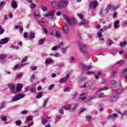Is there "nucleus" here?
<instances>
[{"mask_svg": "<svg viewBox=\"0 0 127 127\" xmlns=\"http://www.w3.org/2000/svg\"><path fill=\"white\" fill-rule=\"evenodd\" d=\"M63 31L64 33H65V34L70 32V29L69 28L68 25L65 24L64 26Z\"/></svg>", "mask_w": 127, "mask_h": 127, "instance_id": "nucleus-10", "label": "nucleus"}, {"mask_svg": "<svg viewBox=\"0 0 127 127\" xmlns=\"http://www.w3.org/2000/svg\"><path fill=\"white\" fill-rule=\"evenodd\" d=\"M3 32H4V30L2 29V27L0 26V35L3 34Z\"/></svg>", "mask_w": 127, "mask_h": 127, "instance_id": "nucleus-45", "label": "nucleus"}, {"mask_svg": "<svg viewBox=\"0 0 127 127\" xmlns=\"http://www.w3.org/2000/svg\"><path fill=\"white\" fill-rule=\"evenodd\" d=\"M8 87L11 91H12L13 94L16 93V89H15V85L13 83H10L8 85Z\"/></svg>", "mask_w": 127, "mask_h": 127, "instance_id": "nucleus-8", "label": "nucleus"}, {"mask_svg": "<svg viewBox=\"0 0 127 127\" xmlns=\"http://www.w3.org/2000/svg\"><path fill=\"white\" fill-rule=\"evenodd\" d=\"M122 77L127 80V72H122Z\"/></svg>", "mask_w": 127, "mask_h": 127, "instance_id": "nucleus-36", "label": "nucleus"}, {"mask_svg": "<svg viewBox=\"0 0 127 127\" xmlns=\"http://www.w3.org/2000/svg\"><path fill=\"white\" fill-rule=\"evenodd\" d=\"M87 84L89 87H92L93 86V81H89L87 82Z\"/></svg>", "mask_w": 127, "mask_h": 127, "instance_id": "nucleus-46", "label": "nucleus"}, {"mask_svg": "<svg viewBox=\"0 0 127 127\" xmlns=\"http://www.w3.org/2000/svg\"><path fill=\"white\" fill-rule=\"evenodd\" d=\"M5 101H3L0 104V110H1V109H3V108L5 106Z\"/></svg>", "mask_w": 127, "mask_h": 127, "instance_id": "nucleus-23", "label": "nucleus"}, {"mask_svg": "<svg viewBox=\"0 0 127 127\" xmlns=\"http://www.w3.org/2000/svg\"><path fill=\"white\" fill-rule=\"evenodd\" d=\"M22 89V84H19L17 85V89H16V92L17 91L18 92L20 91Z\"/></svg>", "mask_w": 127, "mask_h": 127, "instance_id": "nucleus-20", "label": "nucleus"}, {"mask_svg": "<svg viewBox=\"0 0 127 127\" xmlns=\"http://www.w3.org/2000/svg\"><path fill=\"white\" fill-rule=\"evenodd\" d=\"M103 32H104V31L102 29H101L98 31L97 35L99 38H102V36H103V34L102 33H103Z\"/></svg>", "mask_w": 127, "mask_h": 127, "instance_id": "nucleus-14", "label": "nucleus"}, {"mask_svg": "<svg viewBox=\"0 0 127 127\" xmlns=\"http://www.w3.org/2000/svg\"><path fill=\"white\" fill-rule=\"evenodd\" d=\"M83 69H85V70H91L92 69V66L91 65H85L84 64H82L81 65Z\"/></svg>", "mask_w": 127, "mask_h": 127, "instance_id": "nucleus-15", "label": "nucleus"}, {"mask_svg": "<svg viewBox=\"0 0 127 127\" xmlns=\"http://www.w3.org/2000/svg\"><path fill=\"white\" fill-rule=\"evenodd\" d=\"M86 111V109L84 108H81L80 109V113H83V112H85Z\"/></svg>", "mask_w": 127, "mask_h": 127, "instance_id": "nucleus-61", "label": "nucleus"}, {"mask_svg": "<svg viewBox=\"0 0 127 127\" xmlns=\"http://www.w3.org/2000/svg\"><path fill=\"white\" fill-rule=\"evenodd\" d=\"M64 92H70V88L69 87H66L64 89Z\"/></svg>", "mask_w": 127, "mask_h": 127, "instance_id": "nucleus-52", "label": "nucleus"}, {"mask_svg": "<svg viewBox=\"0 0 127 127\" xmlns=\"http://www.w3.org/2000/svg\"><path fill=\"white\" fill-rule=\"evenodd\" d=\"M64 109L66 110V111H69L71 110V105H65L64 106Z\"/></svg>", "mask_w": 127, "mask_h": 127, "instance_id": "nucleus-29", "label": "nucleus"}, {"mask_svg": "<svg viewBox=\"0 0 127 127\" xmlns=\"http://www.w3.org/2000/svg\"><path fill=\"white\" fill-rule=\"evenodd\" d=\"M86 80V77L84 76H80L78 79V83L80 84V88H86L87 85L86 83H85L83 85H82V83L84 82V81Z\"/></svg>", "mask_w": 127, "mask_h": 127, "instance_id": "nucleus-4", "label": "nucleus"}, {"mask_svg": "<svg viewBox=\"0 0 127 127\" xmlns=\"http://www.w3.org/2000/svg\"><path fill=\"white\" fill-rule=\"evenodd\" d=\"M69 77H70V74H67L65 77L61 78L60 80V83H65L68 81V79H69Z\"/></svg>", "mask_w": 127, "mask_h": 127, "instance_id": "nucleus-11", "label": "nucleus"}, {"mask_svg": "<svg viewBox=\"0 0 127 127\" xmlns=\"http://www.w3.org/2000/svg\"><path fill=\"white\" fill-rule=\"evenodd\" d=\"M95 96H91V97H89L87 99V102H89L90 101H92V100H94V99H95Z\"/></svg>", "mask_w": 127, "mask_h": 127, "instance_id": "nucleus-48", "label": "nucleus"}, {"mask_svg": "<svg viewBox=\"0 0 127 127\" xmlns=\"http://www.w3.org/2000/svg\"><path fill=\"white\" fill-rule=\"evenodd\" d=\"M98 5H99V3L98 2V1H92L90 3L89 6L91 9H94L96 8V7H97V6H98Z\"/></svg>", "mask_w": 127, "mask_h": 127, "instance_id": "nucleus-7", "label": "nucleus"}, {"mask_svg": "<svg viewBox=\"0 0 127 127\" xmlns=\"http://www.w3.org/2000/svg\"><path fill=\"white\" fill-rule=\"evenodd\" d=\"M27 36H28V34H27V32H25L23 35L24 38H27Z\"/></svg>", "mask_w": 127, "mask_h": 127, "instance_id": "nucleus-62", "label": "nucleus"}, {"mask_svg": "<svg viewBox=\"0 0 127 127\" xmlns=\"http://www.w3.org/2000/svg\"><path fill=\"white\" fill-rule=\"evenodd\" d=\"M28 113V111L25 110L21 112L22 115H26V114Z\"/></svg>", "mask_w": 127, "mask_h": 127, "instance_id": "nucleus-54", "label": "nucleus"}, {"mask_svg": "<svg viewBox=\"0 0 127 127\" xmlns=\"http://www.w3.org/2000/svg\"><path fill=\"white\" fill-rule=\"evenodd\" d=\"M126 62L124 60H120V61H119L117 63V64H119V65H123V64H124Z\"/></svg>", "mask_w": 127, "mask_h": 127, "instance_id": "nucleus-40", "label": "nucleus"}, {"mask_svg": "<svg viewBox=\"0 0 127 127\" xmlns=\"http://www.w3.org/2000/svg\"><path fill=\"white\" fill-rule=\"evenodd\" d=\"M69 48V46H67L65 48H62V51L63 53H66V50Z\"/></svg>", "mask_w": 127, "mask_h": 127, "instance_id": "nucleus-32", "label": "nucleus"}, {"mask_svg": "<svg viewBox=\"0 0 127 127\" xmlns=\"http://www.w3.org/2000/svg\"><path fill=\"white\" fill-rule=\"evenodd\" d=\"M56 37L57 38H60V37H61V34L60 33V32L57 31L56 33Z\"/></svg>", "mask_w": 127, "mask_h": 127, "instance_id": "nucleus-30", "label": "nucleus"}, {"mask_svg": "<svg viewBox=\"0 0 127 127\" xmlns=\"http://www.w3.org/2000/svg\"><path fill=\"white\" fill-rule=\"evenodd\" d=\"M64 45H63V42H61L59 45H58V48H62V47H63Z\"/></svg>", "mask_w": 127, "mask_h": 127, "instance_id": "nucleus-59", "label": "nucleus"}, {"mask_svg": "<svg viewBox=\"0 0 127 127\" xmlns=\"http://www.w3.org/2000/svg\"><path fill=\"white\" fill-rule=\"evenodd\" d=\"M45 41V39L44 38L40 39L39 41V45H42V44H44Z\"/></svg>", "mask_w": 127, "mask_h": 127, "instance_id": "nucleus-24", "label": "nucleus"}, {"mask_svg": "<svg viewBox=\"0 0 127 127\" xmlns=\"http://www.w3.org/2000/svg\"><path fill=\"white\" fill-rule=\"evenodd\" d=\"M120 46H122V47H125L127 46V41L121 42L120 43Z\"/></svg>", "mask_w": 127, "mask_h": 127, "instance_id": "nucleus-25", "label": "nucleus"}, {"mask_svg": "<svg viewBox=\"0 0 127 127\" xmlns=\"http://www.w3.org/2000/svg\"><path fill=\"white\" fill-rule=\"evenodd\" d=\"M64 17L67 22L69 25H71V24H73V23H75V19L73 18H69L67 15H64Z\"/></svg>", "mask_w": 127, "mask_h": 127, "instance_id": "nucleus-3", "label": "nucleus"}, {"mask_svg": "<svg viewBox=\"0 0 127 127\" xmlns=\"http://www.w3.org/2000/svg\"><path fill=\"white\" fill-rule=\"evenodd\" d=\"M119 23H120V21L119 20H117L116 21H115L114 23L115 28H118L119 26Z\"/></svg>", "mask_w": 127, "mask_h": 127, "instance_id": "nucleus-26", "label": "nucleus"}, {"mask_svg": "<svg viewBox=\"0 0 127 127\" xmlns=\"http://www.w3.org/2000/svg\"><path fill=\"white\" fill-rule=\"evenodd\" d=\"M34 16L36 15H40V11L38 10H36L34 13Z\"/></svg>", "mask_w": 127, "mask_h": 127, "instance_id": "nucleus-35", "label": "nucleus"}, {"mask_svg": "<svg viewBox=\"0 0 127 127\" xmlns=\"http://www.w3.org/2000/svg\"><path fill=\"white\" fill-rule=\"evenodd\" d=\"M42 9L43 11H47V7L43 6L42 7Z\"/></svg>", "mask_w": 127, "mask_h": 127, "instance_id": "nucleus-55", "label": "nucleus"}, {"mask_svg": "<svg viewBox=\"0 0 127 127\" xmlns=\"http://www.w3.org/2000/svg\"><path fill=\"white\" fill-rule=\"evenodd\" d=\"M44 16H45V17H50L51 19H53L54 18V15L53 14V13H52V11H49L46 14H44Z\"/></svg>", "mask_w": 127, "mask_h": 127, "instance_id": "nucleus-9", "label": "nucleus"}, {"mask_svg": "<svg viewBox=\"0 0 127 127\" xmlns=\"http://www.w3.org/2000/svg\"><path fill=\"white\" fill-rule=\"evenodd\" d=\"M32 119H33V117L31 116L27 117V122H30V121H32Z\"/></svg>", "mask_w": 127, "mask_h": 127, "instance_id": "nucleus-44", "label": "nucleus"}, {"mask_svg": "<svg viewBox=\"0 0 127 127\" xmlns=\"http://www.w3.org/2000/svg\"><path fill=\"white\" fill-rule=\"evenodd\" d=\"M35 5H36V4H34V3H31V6H30V7L31 8H34L35 7Z\"/></svg>", "mask_w": 127, "mask_h": 127, "instance_id": "nucleus-64", "label": "nucleus"}, {"mask_svg": "<svg viewBox=\"0 0 127 127\" xmlns=\"http://www.w3.org/2000/svg\"><path fill=\"white\" fill-rule=\"evenodd\" d=\"M109 88L108 87H104L103 88H101L100 89L98 90L97 91V93H99V92H101L102 91H106V90H108Z\"/></svg>", "mask_w": 127, "mask_h": 127, "instance_id": "nucleus-37", "label": "nucleus"}, {"mask_svg": "<svg viewBox=\"0 0 127 127\" xmlns=\"http://www.w3.org/2000/svg\"><path fill=\"white\" fill-rule=\"evenodd\" d=\"M55 2H56V4H57V6L60 8H64V7H66V6L68 5V3H69L68 0H63L59 2L56 1Z\"/></svg>", "mask_w": 127, "mask_h": 127, "instance_id": "nucleus-1", "label": "nucleus"}, {"mask_svg": "<svg viewBox=\"0 0 127 127\" xmlns=\"http://www.w3.org/2000/svg\"><path fill=\"white\" fill-rule=\"evenodd\" d=\"M5 57H6V56L5 55H0V60H3V59H4V58H5Z\"/></svg>", "mask_w": 127, "mask_h": 127, "instance_id": "nucleus-43", "label": "nucleus"}, {"mask_svg": "<svg viewBox=\"0 0 127 127\" xmlns=\"http://www.w3.org/2000/svg\"><path fill=\"white\" fill-rule=\"evenodd\" d=\"M114 43V42H113V41L111 40H109L107 42V45H108L109 46H111V45H113Z\"/></svg>", "mask_w": 127, "mask_h": 127, "instance_id": "nucleus-31", "label": "nucleus"}, {"mask_svg": "<svg viewBox=\"0 0 127 127\" xmlns=\"http://www.w3.org/2000/svg\"><path fill=\"white\" fill-rule=\"evenodd\" d=\"M42 97V92H40L38 94L37 96H36V98L37 99H39Z\"/></svg>", "mask_w": 127, "mask_h": 127, "instance_id": "nucleus-39", "label": "nucleus"}, {"mask_svg": "<svg viewBox=\"0 0 127 127\" xmlns=\"http://www.w3.org/2000/svg\"><path fill=\"white\" fill-rule=\"evenodd\" d=\"M79 48L81 53H86L87 52V46L86 45L80 44Z\"/></svg>", "mask_w": 127, "mask_h": 127, "instance_id": "nucleus-6", "label": "nucleus"}, {"mask_svg": "<svg viewBox=\"0 0 127 127\" xmlns=\"http://www.w3.org/2000/svg\"><path fill=\"white\" fill-rule=\"evenodd\" d=\"M21 123L22 122L20 120H18L15 122V125L16 126H20V125H21Z\"/></svg>", "mask_w": 127, "mask_h": 127, "instance_id": "nucleus-42", "label": "nucleus"}, {"mask_svg": "<svg viewBox=\"0 0 127 127\" xmlns=\"http://www.w3.org/2000/svg\"><path fill=\"white\" fill-rule=\"evenodd\" d=\"M119 8V7L118 6H114V5L112 4H109L107 5V8L105 9V11L106 12H109L110 10H117Z\"/></svg>", "mask_w": 127, "mask_h": 127, "instance_id": "nucleus-5", "label": "nucleus"}, {"mask_svg": "<svg viewBox=\"0 0 127 127\" xmlns=\"http://www.w3.org/2000/svg\"><path fill=\"white\" fill-rule=\"evenodd\" d=\"M10 48H12L13 49L16 50V49H19V48L17 46H14L13 45H12L10 46Z\"/></svg>", "mask_w": 127, "mask_h": 127, "instance_id": "nucleus-49", "label": "nucleus"}, {"mask_svg": "<svg viewBox=\"0 0 127 127\" xmlns=\"http://www.w3.org/2000/svg\"><path fill=\"white\" fill-rule=\"evenodd\" d=\"M5 4V1H2L0 3V6H2V5H4Z\"/></svg>", "mask_w": 127, "mask_h": 127, "instance_id": "nucleus-57", "label": "nucleus"}, {"mask_svg": "<svg viewBox=\"0 0 127 127\" xmlns=\"http://www.w3.org/2000/svg\"><path fill=\"white\" fill-rule=\"evenodd\" d=\"M122 92H123V89L122 88L119 89L115 91V93H116L117 94H121Z\"/></svg>", "mask_w": 127, "mask_h": 127, "instance_id": "nucleus-38", "label": "nucleus"}, {"mask_svg": "<svg viewBox=\"0 0 127 127\" xmlns=\"http://www.w3.org/2000/svg\"><path fill=\"white\" fill-rule=\"evenodd\" d=\"M112 28V24H109L108 26H105L103 27V29H104V30H108L109 29Z\"/></svg>", "mask_w": 127, "mask_h": 127, "instance_id": "nucleus-22", "label": "nucleus"}, {"mask_svg": "<svg viewBox=\"0 0 127 127\" xmlns=\"http://www.w3.org/2000/svg\"><path fill=\"white\" fill-rule=\"evenodd\" d=\"M31 70H32V71H34L35 70H37V66L31 67Z\"/></svg>", "mask_w": 127, "mask_h": 127, "instance_id": "nucleus-51", "label": "nucleus"}, {"mask_svg": "<svg viewBox=\"0 0 127 127\" xmlns=\"http://www.w3.org/2000/svg\"><path fill=\"white\" fill-rule=\"evenodd\" d=\"M29 39L31 40V39H34L35 38V34L34 33H31L28 36Z\"/></svg>", "mask_w": 127, "mask_h": 127, "instance_id": "nucleus-18", "label": "nucleus"}, {"mask_svg": "<svg viewBox=\"0 0 127 127\" xmlns=\"http://www.w3.org/2000/svg\"><path fill=\"white\" fill-rule=\"evenodd\" d=\"M35 17L37 21L39 20V19L40 18V15H36Z\"/></svg>", "mask_w": 127, "mask_h": 127, "instance_id": "nucleus-56", "label": "nucleus"}, {"mask_svg": "<svg viewBox=\"0 0 127 127\" xmlns=\"http://www.w3.org/2000/svg\"><path fill=\"white\" fill-rule=\"evenodd\" d=\"M37 21H38L39 24H40V25H43L44 22H43V21H42V20H41V21H39V20H38Z\"/></svg>", "mask_w": 127, "mask_h": 127, "instance_id": "nucleus-58", "label": "nucleus"}, {"mask_svg": "<svg viewBox=\"0 0 127 127\" xmlns=\"http://www.w3.org/2000/svg\"><path fill=\"white\" fill-rule=\"evenodd\" d=\"M78 25H79L80 26H83V25H84V26H88V25H89V22L86 20H83L79 23L78 24Z\"/></svg>", "mask_w": 127, "mask_h": 127, "instance_id": "nucleus-13", "label": "nucleus"}, {"mask_svg": "<svg viewBox=\"0 0 127 127\" xmlns=\"http://www.w3.org/2000/svg\"><path fill=\"white\" fill-rule=\"evenodd\" d=\"M25 97V94H19L16 95L14 97H12L11 99V102H17V101H19V100H21V99H23Z\"/></svg>", "mask_w": 127, "mask_h": 127, "instance_id": "nucleus-2", "label": "nucleus"}, {"mask_svg": "<svg viewBox=\"0 0 127 127\" xmlns=\"http://www.w3.org/2000/svg\"><path fill=\"white\" fill-rule=\"evenodd\" d=\"M78 16L80 19H83V16L82 14H79Z\"/></svg>", "mask_w": 127, "mask_h": 127, "instance_id": "nucleus-63", "label": "nucleus"}, {"mask_svg": "<svg viewBox=\"0 0 127 127\" xmlns=\"http://www.w3.org/2000/svg\"><path fill=\"white\" fill-rule=\"evenodd\" d=\"M53 62V60L52 59H47L46 60L45 64L46 65H48V64H50Z\"/></svg>", "mask_w": 127, "mask_h": 127, "instance_id": "nucleus-17", "label": "nucleus"}, {"mask_svg": "<svg viewBox=\"0 0 127 127\" xmlns=\"http://www.w3.org/2000/svg\"><path fill=\"white\" fill-rule=\"evenodd\" d=\"M11 6L12 8H17V3L16 1H12Z\"/></svg>", "mask_w": 127, "mask_h": 127, "instance_id": "nucleus-16", "label": "nucleus"}, {"mask_svg": "<svg viewBox=\"0 0 127 127\" xmlns=\"http://www.w3.org/2000/svg\"><path fill=\"white\" fill-rule=\"evenodd\" d=\"M111 100L112 102H117V101H118V97L112 96L111 98Z\"/></svg>", "mask_w": 127, "mask_h": 127, "instance_id": "nucleus-27", "label": "nucleus"}, {"mask_svg": "<svg viewBox=\"0 0 127 127\" xmlns=\"http://www.w3.org/2000/svg\"><path fill=\"white\" fill-rule=\"evenodd\" d=\"M41 122H42V125H45L46 124H47V121H46V120H45V118H43L41 120Z\"/></svg>", "mask_w": 127, "mask_h": 127, "instance_id": "nucleus-41", "label": "nucleus"}, {"mask_svg": "<svg viewBox=\"0 0 127 127\" xmlns=\"http://www.w3.org/2000/svg\"><path fill=\"white\" fill-rule=\"evenodd\" d=\"M48 101H49V98H47V99L44 100L43 104L44 107H46V106H47V103H48Z\"/></svg>", "mask_w": 127, "mask_h": 127, "instance_id": "nucleus-34", "label": "nucleus"}, {"mask_svg": "<svg viewBox=\"0 0 127 127\" xmlns=\"http://www.w3.org/2000/svg\"><path fill=\"white\" fill-rule=\"evenodd\" d=\"M55 86V84H51V85H50L49 89L50 90H52L53 88H54Z\"/></svg>", "mask_w": 127, "mask_h": 127, "instance_id": "nucleus-50", "label": "nucleus"}, {"mask_svg": "<svg viewBox=\"0 0 127 127\" xmlns=\"http://www.w3.org/2000/svg\"><path fill=\"white\" fill-rule=\"evenodd\" d=\"M0 120H2V122H6L7 121V117L5 116H0Z\"/></svg>", "mask_w": 127, "mask_h": 127, "instance_id": "nucleus-21", "label": "nucleus"}, {"mask_svg": "<svg viewBox=\"0 0 127 127\" xmlns=\"http://www.w3.org/2000/svg\"><path fill=\"white\" fill-rule=\"evenodd\" d=\"M28 60V57H25L24 58H23L22 60V64H23V63H25V62H26V61H27Z\"/></svg>", "mask_w": 127, "mask_h": 127, "instance_id": "nucleus-33", "label": "nucleus"}, {"mask_svg": "<svg viewBox=\"0 0 127 127\" xmlns=\"http://www.w3.org/2000/svg\"><path fill=\"white\" fill-rule=\"evenodd\" d=\"M30 91L32 92V93H35V88H30Z\"/></svg>", "mask_w": 127, "mask_h": 127, "instance_id": "nucleus-53", "label": "nucleus"}, {"mask_svg": "<svg viewBox=\"0 0 127 127\" xmlns=\"http://www.w3.org/2000/svg\"><path fill=\"white\" fill-rule=\"evenodd\" d=\"M9 41V38H3L1 40H0V44L1 45H2L3 44H5L6 43H7Z\"/></svg>", "mask_w": 127, "mask_h": 127, "instance_id": "nucleus-12", "label": "nucleus"}, {"mask_svg": "<svg viewBox=\"0 0 127 127\" xmlns=\"http://www.w3.org/2000/svg\"><path fill=\"white\" fill-rule=\"evenodd\" d=\"M35 79V75L34 74H32L31 76V78H30V81L32 82V83H33V82H34V80Z\"/></svg>", "mask_w": 127, "mask_h": 127, "instance_id": "nucleus-28", "label": "nucleus"}, {"mask_svg": "<svg viewBox=\"0 0 127 127\" xmlns=\"http://www.w3.org/2000/svg\"><path fill=\"white\" fill-rule=\"evenodd\" d=\"M87 121H91L92 120V117L90 116H86Z\"/></svg>", "mask_w": 127, "mask_h": 127, "instance_id": "nucleus-60", "label": "nucleus"}, {"mask_svg": "<svg viewBox=\"0 0 127 127\" xmlns=\"http://www.w3.org/2000/svg\"><path fill=\"white\" fill-rule=\"evenodd\" d=\"M18 28H20V32H22L23 31V28L22 25L20 26H15V29H18Z\"/></svg>", "mask_w": 127, "mask_h": 127, "instance_id": "nucleus-19", "label": "nucleus"}, {"mask_svg": "<svg viewBox=\"0 0 127 127\" xmlns=\"http://www.w3.org/2000/svg\"><path fill=\"white\" fill-rule=\"evenodd\" d=\"M59 114H61V115H64V110L63 109H61L59 111Z\"/></svg>", "mask_w": 127, "mask_h": 127, "instance_id": "nucleus-47", "label": "nucleus"}]
</instances>
